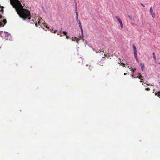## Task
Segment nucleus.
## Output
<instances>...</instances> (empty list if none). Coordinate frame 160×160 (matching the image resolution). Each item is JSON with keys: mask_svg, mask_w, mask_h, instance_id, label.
<instances>
[{"mask_svg": "<svg viewBox=\"0 0 160 160\" xmlns=\"http://www.w3.org/2000/svg\"><path fill=\"white\" fill-rule=\"evenodd\" d=\"M66 39H69V37L68 36H67L66 35Z\"/></svg>", "mask_w": 160, "mask_h": 160, "instance_id": "obj_30", "label": "nucleus"}, {"mask_svg": "<svg viewBox=\"0 0 160 160\" xmlns=\"http://www.w3.org/2000/svg\"><path fill=\"white\" fill-rule=\"evenodd\" d=\"M99 51L100 52H104V50L103 49L100 50Z\"/></svg>", "mask_w": 160, "mask_h": 160, "instance_id": "obj_26", "label": "nucleus"}, {"mask_svg": "<svg viewBox=\"0 0 160 160\" xmlns=\"http://www.w3.org/2000/svg\"><path fill=\"white\" fill-rule=\"evenodd\" d=\"M157 95V93H156L155 94V95Z\"/></svg>", "mask_w": 160, "mask_h": 160, "instance_id": "obj_42", "label": "nucleus"}, {"mask_svg": "<svg viewBox=\"0 0 160 160\" xmlns=\"http://www.w3.org/2000/svg\"><path fill=\"white\" fill-rule=\"evenodd\" d=\"M140 66L141 68V69H142V70L143 71V69L144 68V64L143 63H140Z\"/></svg>", "mask_w": 160, "mask_h": 160, "instance_id": "obj_6", "label": "nucleus"}, {"mask_svg": "<svg viewBox=\"0 0 160 160\" xmlns=\"http://www.w3.org/2000/svg\"><path fill=\"white\" fill-rule=\"evenodd\" d=\"M152 55H153V58L155 60V61L156 62V57L155 55V54L154 52H153V53H152Z\"/></svg>", "mask_w": 160, "mask_h": 160, "instance_id": "obj_8", "label": "nucleus"}, {"mask_svg": "<svg viewBox=\"0 0 160 160\" xmlns=\"http://www.w3.org/2000/svg\"><path fill=\"white\" fill-rule=\"evenodd\" d=\"M133 50H134V57H135V59H136V60H137V61L138 62L139 61H138V57H137V54L136 48L135 45L134 44L133 45Z\"/></svg>", "mask_w": 160, "mask_h": 160, "instance_id": "obj_2", "label": "nucleus"}, {"mask_svg": "<svg viewBox=\"0 0 160 160\" xmlns=\"http://www.w3.org/2000/svg\"><path fill=\"white\" fill-rule=\"evenodd\" d=\"M1 8H1V10H0V11L2 12V13H3L4 12V10H3L4 7L3 6H2Z\"/></svg>", "mask_w": 160, "mask_h": 160, "instance_id": "obj_12", "label": "nucleus"}, {"mask_svg": "<svg viewBox=\"0 0 160 160\" xmlns=\"http://www.w3.org/2000/svg\"><path fill=\"white\" fill-rule=\"evenodd\" d=\"M61 33H62V32L61 31H59V32H58L57 34L58 35H60L61 34Z\"/></svg>", "mask_w": 160, "mask_h": 160, "instance_id": "obj_19", "label": "nucleus"}, {"mask_svg": "<svg viewBox=\"0 0 160 160\" xmlns=\"http://www.w3.org/2000/svg\"><path fill=\"white\" fill-rule=\"evenodd\" d=\"M81 31V33H82V37H83V31L82 30V31Z\"/></svg>", "mask_w": 160, "mask_h": 160, "instance_id": "obj_23", "label": "nucleus"}, {"mask_svg": "<svg viewBox=\"0 0 160 160\" xmlns=\"http://www.w3.org/2000/svg\"><path fill=\"white\" fill-rule=\"evenodd\" d=\"M62 33L64 34V35L66 36L68 34V33L66 31H63L62 32Z\"/></svg>", "mask_w": 160, "mask_h": 160, "instance_id": "obj_13", "label": "nucleus"}, {"mask_svg": "<svg viewBox=\"0 0 160 160\" xmlns=\"http://www.w3.org/2000/svg\"><path fill=\"white\" fill-rule=\"evenodd\" d=\"M136 70V69H135L133 70V69H131V71H132V73H133V72Z\"/></svg>", "mask_w": 160, "mask_h": 160, "instance_id": "obj_21", "label": "nucleus"}, {"mask_svg": "<svg viewBox=\"0 0 160 160\" xmlns=\"http://www.w3.org/2000/svg\"><path fill=\"white\" fill-rule=\"evenodd\" d=\"M10 4L15 9L18 14L23 20L31 19L30 11L23 8V6L19 0H10Z\"/></svg>", "mask_w": 160, "mask_h": 160, "instance_id": "obj_1", "label": "nucleus"}, {"mask_svg": "<svg viewBox=\"0 0 160 160\" xmlns=\"http://www.w3.org/2000/svg\"><path fill=\"white\" fill-rule=\"evenodd\" d=\"M150 12L153 18L155 16V13L153 10L152 8V6L150 8Z\"/></svg>", "mask_w": 160, "mask_h": 160, "instance_id": "obj_3", "label": "nucleus"}, {"mask_svg": "<svg viewBox=\"0 0 160 160\" xmlns=\"http://www.w3.org/2000/svg\"><path fill=\"white\" fill-rule=\"evenodd\" d=\"M132 77L133 78H134V75L132 74L131 75Z\"/></svg>", "mask_w": 160, "mask_h": 160, "instance_id": "obj_37", "label": "nucleus"}, {"mask_svg": "<svg viewBox=\"0 0 160 160\" xmlns=\"http://www.w3.org/2000/svg\"><path fill=\"white\" fill-rule=\"evenodd\" d=\"M158 96L160 98V92H158Z\"/></svg>", "mask_w": 160, "mask_h": 160, "instance_id": "obj_18", "label": "nucleus"}, {"mask_svg": "<svg viewBox=\"0 0 160 160\" xmlns=\"http://www.w3.org/2000/svg\"><path fill=\"white\" fill-rule=\"evenodd\" d=\"M119 23L121 27V28H123V24L122 22H119Z\"/></svg>", "mask_w": 160, "mask_h": 160, "instance_id": "obj_10", "label": "nucleus"}, {"mask_svg": "<svg viewBox=\"0 0 160 160\" xmlns=\"http://www.w3.org/2000/svg\"><path fill=\"white\" fill-rule=\"evenodd\" d=\"M2 25V24L1 22H0V26H1Z\"/></svg>", "mask_w": 160, "mask_h": 160, "instance_id": "obj_39", "label": "nucleus"}, {"mask_svg": "<svg viewBox=\"0 0 160 160\" xmlns=\"http://www.w3.org/2000/svg\"><path fill=\"white\" fill-rule=\"evenodd\" d=\"M51 32H53L54 33H55L57 32V31L56 30H55L54 29H52L51 30Z\"/></svg>", "mask_w": 160, "mask_h": 160, "instance_id": "obj_11", "label": "nucleus"}, {"mask_svg": "<svg viewBox=\"0 0 160 160\" xmlns=\"http://www.w3.org/2000/svg\"><path fill=\"white\" fill-rule=\"evenodd\" d=\"M77 10V7H75V10Z\"/></svg>", "mask_w": 160, "mask_h": 160, "instance_id": "obj_36", "label": "nucleus"}, {"mask_svg": "<svg viewBox=\"0 0 160 160\" xmlns=\"http://www.w3.org/2000/svg\"><path fill=\"white\" fill-rule=\"evenodd\" d=\"M1 22V23H2L1 22ZM3 22L4 23V24L3 25H2H2L1 26H0V27H1L2 26H3L4 25L7 23V22L6 20L5 19H3Z\"/></svg>", "mask_w": 160, "mask_h": 160, "instance_id": "obj_7", "label": "nucleus"}, {"mask_svg": "<svg viewBox=\"0 0 160 160\" xmlns=\"http://www.w3.org/2000/svg\"><path fill=\"white\" fill-rule=\"evenodd\" d=\"M115 18L119 23L122 22L120 18L118 17L117 16H115Z\"/></svg>", "mask_w": 160, "mask_h": 160, "instance_id": "obj_4", "label": "nucleus"}, {"mask_svg": "<svg viewBox=\"0 0 160 160\" xmlns=\"http://www.w3.org/2000/svg\"><path fill=\"white\" fill-rule=\"evenodd\" d=\"M150 89L149 88H147L145 89V90L147 91H149Z\"/></svg>", "mask_w": 160, "mask_h": 160, "instance_id": "obj_17", "label": "nucleus"}, {"mask_svg": "<svg viewBox=\"0 0 160 160\" xmlns=\"http://www.w3.org/2000/svg\"><path fill=\"white\" fill-rule=\"evenodd\" d=\"M144 84H146V85H150L148 84H147L146 82H144Z\"/></svg>", "mask_w": 160, "mask_h": 160, "instance_id": "obj_32", "label": "nucleus"}, {"mask_svg": "<svg viewBox=\"0 0 160 160\" xmlns=\"http://www.w3.org/2000/svg\"><path fill=\"white\" fill-rule=\"evenodd\" d=\"M92 68V66H90L89 67V69H90V70H91V69Z\"/></svg>", "mask_w": 160, "mask_h": 160, "instance_id": "obj_24", "label": "nucleus"}, {"mask_svg": "<svg viewBox=\"0 0 160 160\" xmlns=\"http://www.w3.org/2000/svg\"><path fill=\"white\" fill-rule=\"evenodd\" d=\"M37 25H38L37 24V23H36V24H35V26H36V27H38Z\"/></svg>", "mask_w": 160, "mask_h": 160, "instance_id": "obj_38", "label": "nucleus"}, {"mask_svg": "<svg viewBox=\"0 0 160 160\" xmlns=\"http://www.w3.org/2000/svg\"><path fill=\"white\" fill-rule=\"evenodd\" d=\"M44 26L46 28H47L48 29L49 28V27H47L46 25V24L44 23Z\"/></svg>", "mask_w": 160, "mask_h": 160, "instance_id": "obj_20", "label": "nucleus"}, {"mask_svg": "<svg viewBox=\"0 0 160 160\" xmlns=\"http://www.w3.org/2000/svg\"><path fill=\"white\" fill-rule=\"evenodd\" d=\"M3 18H4V17H2L1 15L0 14V19H1Z\"/></svg>", "mask_w": 160, "mask_h": 160, "instance_id": "obj_27", "label": "nucleus"}, {"mask_svg": "<svg viewBox=\"0 0 160 160\" xmlns=\"http://www.w3.org/2000/svg\"><path fill=\"white\" fill-rule=\"evenodd\" d=\"M101 61H100V62H99L98 63V64L100 65H101V66H102L103 65V63H101Z\"/></svg>", "mask_w": 160, "mask_h": 160, "instance_id": "obj_16", "label": "nucleus"}, {"mask_svg": "<svg viewBox=\"0 0 160 160\" xmlns=\"http://www.w3.org/2000/svg\"><path fill=\"white\" fill-rule=\"evenodd\" d=\"M121 64L122 65V66H123V67H125V64H124V63H122V64Z\"/></svg>", "mask_w": 160, "mask_h": 160, "instance_id": "obj_29", "label": "nucleus"}, {"mask_svg": "<svg viewBox=\"0 0 160 160\" xmlns=\"http://www.w3.org/2000/svg\"><path fill=\"white\" fill-rule=\"evenodd\" d=\"M126 74H127V73H124V75H126Z\"/></svg>", "mask_w": 160, "mask_h": 160, "instance_id": "obj_41", "label": "nucleus"}, {"mask_svg": "<svg viewBox=\"0 0 160 160\" xmlns=\"http://www.w3.org/2000/svg\"><path fill=\"white\" fill-rule=\"evenodd\" d=\"M79 59H80V60L82 61V62H83L82 59L81 58H79Z\"/></svg>", "mask_w": 160, "mask_h": 160, "instance_id": "obj_28", "label": "nucleus"}, {"mask_svg": "<svg viewBox=\"0 0 160 160\" xmlns=\"http://www.w3.org/2000/svg\"><path fill=\"white\" fill-rule=\"evenodd\" d=\"M138 75L137 76L136 78H138L139 79H141V78H143L144 77L142 76L140 73H138Z\"/></svg>", "mask_w": 160, "mask_h": 160, "instance_id": "obj_5", "label": "nucleus"}, {"mask_svg": "<svg viewBox=\"0 0 160 160\" xmlns=\"http://www.w3.org/2000/svg\"><path fill=\"white\" fill-rule=\"evenodd\" d=\"M76 18L77 21V22L78 24L79 25L81 24V22H80V20L78 19V17H76Z\"/></svg>", "mask_w": 160, "mask_h": 160, "instance_id": "obj_9", "label": "nucleus"}, {"mask_svg": "<svg viewBox=\"0 0 160 160\" xmlns=\"http://www.w3.org/2000/svg\"><path fill=\"white\" fill-rule=\"evenodd\" d=\"M141 5L143 7H145V6L144 5H143V4H142V3H141Z\"/></svg>", "mask_w": 160, "mask_h": 160, "instance_id": "obj_33", "label": "nucleus"}, {"mask_svg": "<svg viewBox=\"0 0 160 160\" xmlns=\"http://www.w3.org/2000/svg\"><path fill=\"white\" fill-rule=\"evenodd\" d=\"M141 78L140 79V82H144L143 81V79L142 78Z\"/></svg>", "mask_w": 160, "mask_h": 160, "instance_id": "obj_22", "label": "nucleus"}, {"mask_svg": "<svg viewBox=\"0 0 160 160\" xmlns=\"http://www.w3.org/2000/svg\"><path fill=\"white\" fill-rule=\"evenodd\" d=\"M80 29H81V31H82V30H83L82 28H80Z\"/></svg>", "mask_w": 160, "mask_h": 160, "instance_id": "obj_40", "label": "nucleus"}, {"mask_svg": "<svg viewBox=\"0 0 160 160\" xmlns=\"http://www.w3.org/2000/svg\"><path fill=\"white\" fill-rule=\"evenodd\" d=\"M77 7V4L76 2L75 3V7Z\"/></svg>", "mask_w": 160, "mask_h": 160, "instance_id": "obj_34", "label": "nucleus"}, {"mask_svg": "<svg viewBox=\"0 0 160 160\" xmlns=\"http://www.w3.org/2000/svg\"><path fill=\"white\" fill-rule=\"evenodd\" d=\"M60 36L61 37H62L63 36V35L61 33V34H60Z\"/></svg>", "mask_w": 160, "mask_h": 160, "instance_id": "obj_35", "label": "nucleus"}, {"mask_svg": "<svg viewBox=\"0 0 160 160\" xmlns=\"http://www.w3.org/2000/svg\"><path fill=\"white\" fill-rule=\"evenodd\" d=\"M2 33H3L2 31H0V36H1V35L2 34Z\"/></svg>", "mask_w": 160, "mask_h": 160, "instance_id": "obj_25", "label": "nucleus"}, {"mask_svg": "<svg viewBox=\"0 0 160 160\" xmlns=\"http://www.w3.org/2000/svg\"><path fill=\"white\" fill-rule=\"evenodd\" d=\"M159 64H160V62H159Z\"/></svg>", "mask_w": 160, "mask_h": 160, "instance_id": "obj_44", "label": "nucleus"}, {"mask_svg": "<svg viewBox=\"0 0 160 160\" xmlns=\"http://www.w3.org/2000/svg\"><path fill=\"white\" fill-rule=\"evenodd\" d=\"M75 12L76 14V17H78V10H75Z\"/></svg>", "mask_w": 160, "mask_h": 160, "instance_id": "obj_15", "label": "nucleus"}, {"mask_svg": "<svg viewBox=\"0 0 160 160\" xmlns=\"http://www.w3.org/2000/svg\"><path fill=\"white\" fill-rule=\"evenodd\" d=\"M128 67L130 69L131 68H130L129 66H128Z\"/></svg>", "mask_w": 160, "mask_h": 160, "instance_id": "obj_43", "label": "nucleus"}, {"mask_svg": "<svg viewBox=\"0 0 160 160\" xmlns=\"http://www.w3.org/2000/svg\"><path fill=\"white\" fill-rule=\"evenodd\" d=\"M128 17L129 18V19L131 20H132V17L131 16H130V15H128Z\"/></svg>", "mask_w": 160, "mask_h": 160, "instance_id": "obj_14", "label": "nucleus"}, {"mask_svg": "<svg viewBox=\"0 0 160 160\" xmlns=\"http://www.w3.org/2000/svg\"><path fill=\"white\" fill-rule=\"evenodd\" d=\"M79 26L80 28H82V26L81 25V24L80 25H79Z\"/></svg>", "mask_w": 160, "mask_h": 160, "instance_id": "obj_31", "label": "nucleus"}]
</instances>
